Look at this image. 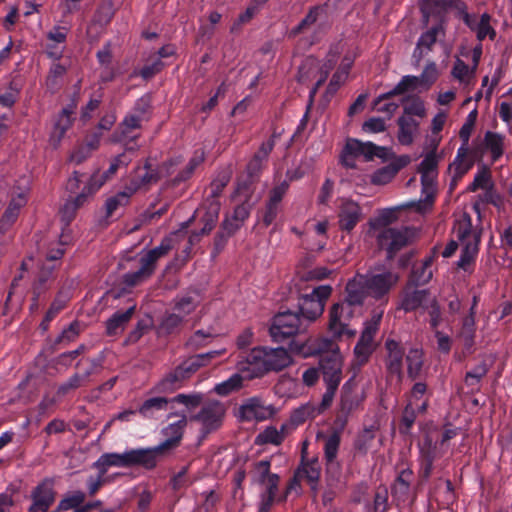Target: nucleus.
Here are the masks:
<instances>
[{
  "label": "nucleus",
  "instance_id": "obj_1",
  "mask_svg": "<svg viewBox=\"0 0 512 512\" xmlns=\"http://www.w3.org/2000/svg\"><path fill=\"white\" fill-rule=\"evenodd\" d=\"M240 358L238 370L247 372L250 379L282 371L292 364V357L284 347L257 346L242 353Z\"/></svg>",
  "mask_w": 512,
  "mask_h": 512
},
{
  "label": "nucleus",
  "instance_id": "obj_2",
  "mask_svg": "<svg viewBox=\"0 0 512 512\" xmlns=\"http://www.w3.org/2000/svg\"><path fill=\"white\" fill-rule=\"evenodd\" d=\"M395 219L396 214L392 209L381 211L375 219V225L385 227L377 235V244L380 249L386 251L388 260H392L400 250L407 247L416 237V230L412 227H386Z\"/></svg>",
  "mask_w": 512,
  "mask_h": 512
},
{
  "label": "nucleus",
  "instance_id": "obj_3",
  "mask_svg": "<svg viewBox=\"0 0 512 512\" xmlns=\"http://www.w3.org/2000/svg\"><path fill=\"white\" fill-rule=\"evenodd\" d=\"M94 465L101 474L106 473L109 467H142L148 471L156 468L147 447L129 449L123 453H104Z\"/></svg>",
  "mask_w": 512,
  "mask_h": 512
},
{
  "label": "nucleus",
  "instance_id": "obj_4",
  "mask_svg": "<svg viewBox=\"0 0 512 512\" xmlns=\"http://www.w3.org/2000/svg\"><path fill=\"white\" fill-rule=\"evenodd\" d=\"M363 157L366 161H371L375 157L383 161L391 158V149L378 146L372 142H362L356 138H347L340 154V163L347 169L356 168V159Z\"/></svg>",
  "mask_w": 512,
  "mask_h": 512
},
{
  "label": "nucleus",
  "instance_id": "obj_5",
  "mask_svg": "<svg viewBox=\"0 0 512 512\" xmlns=\"http://www.w3.org/2000/svg\"><path fill=\"white\" fill-rule=\"evenodd\" d=\"M307 329V324L303 322L299 314L292 311H285L276 314L271 321L269 334L273 342L283 343L292 341H304L296 337Z\"/></svg>",
  "mask_w": 512,
  "mask_h": 512
},
{
  "label": "nucleus",
  "instance_id": "obj_6",
  "mask_svg": "<svg viewBox=\"0 0 512 512\" xmlns=\"http://www.w3.org/2000/svg\"><path fill=\"white\" fill-rule=\"evenodd\" d=\"M332 291L330 285H319L314 287L311 293L299 297V311L297 313L307 326L323 314L326 301L331 296Z\"/></svg>",
  "mask_w": 512,
  "mask_h": 512
},
{
  "label": "nucleus",
  "instance_id": "obj_7",
  "mask_svg": "<svg viewBox=\"0 0 512 512\" xmlns=\"http://www.w3.org/2000/svg\"><path fill=\"white\" fill-rule=\"evenodd\" d=\"M361 309L342 299L334 303L329 310L328 329L334 338H340L344 334L354 335V331L348 329L349 322Z\"/></svg>",
  "mask_w": 512,
  "mask_h": 512
},
{
  "label": "nucleus",
  "instance_id": "obj_8",
  "mask_svg": "<svg viewBox=\"0 0 512 512\" xmlns=\"http://www.w3.org/2000/svg\"><path fill=\"white\" fill-rule=\"evenodd\" d=\"M186 425L187 418L183 413L178 421L170 423L163 429V434L167 437L163 442L153 447H147L156 466L170 450L179 446Z\"/></svg>",
  "mask_w": 512,
  "mask_h": 512
},
{
  "label": "nucleus",
  "instance_id": "obj_9",
  "mask_svg": "<svg viewBox=\"0 0 512 512\" xmlns=\"http://www.w3.org/2000/svg\"><path fill=\"white\" fill-rule=\"evenodd\" d=\"M363 399V396L356 391L351 380H348L342 386L339 408L334 421L336 427L340 431L347 426L351 414L358 409Z\"/></svg>",
  "mask_w": 512,
  "mask_h": 512
},
{
  "label": "nucleus",
  "instance_id": "obj_10",
  "mask_svg": "<svg viewBox=\"0 0 512 512\" xmlns=\"http://www.w3.org/2000/svg\"><path fill=\"white\" fill-rule=\"evenodd\" d=\"M473 129V125L464 122L459 131V138L461 139L462 144L458 148L453 162L449 165V169H453L454 171V179L462 178L474 165V159L469 158L471 155V149H469L468 146Z\"/></svg>",
  "mask_w": 512,
  "mask_h": 512
},
{
  "label": "nucleus",
  "instance_id": "obj_11",
  "mask_svg": "<svg viewBox=\"0 0 512 512\" xmlns=\"http://www.w3.org/2000/svg\"><path fill=\"white\" fill-rule=\"evenodd\" d=\"M450 10L463 12L464 2L461 0H424L421 4V12L426 23L431 19L434 24H441L444 27L447 15Z\"/></svg>",
  "mask_w": 512,
  "mask_h": 512
},
{
  "label": "nucleus",
  "instance_id": "obj_12",
  "mask_svg": "<svg viewBox=\"0 0 512 512\" xmlns=\"http://www.w3.org/2000/svg\"><path fill=\"white\" fill-rule=\"evenodd\" d=\"M276 414L273 405H265L262 398L254 396L246 399L238 409V418L242 422H262Z\"/></svg>",
  "mask_w": 512,
  "mask_h": 512
},
{
  "label": "nucleus",
  "instance_id": "obj_13",
  "mask_svg": "<svg viewBox=\"0 0 512 512\" xmlns=\"http://www.w3.org/2000/svg\"><path fill=\"white\" fill-rule=\"evenodd\" d=\"M505 151V136L494 131H486L481 141L476 143L471 149V155L469 158L475 160L476 157L483 156L484 153L488 152L491 155L493 163L497 162L504 154Z\"/></svg>",
  "mask_w": 512,
  "mask_h": 512
},
{
  "label": "nucleus",
  "instance_id": "obj_14",
  "mask_svg": "<svg viewBox=\"0 0 512 512\" xmlns=\"http://www.w3.org/2000/svg\"><path fill=\"white\" fill-rule=\"evenodd\" d=\"M290 352L304 357L316 354L320 357L326 353H340V350L334 339L321 337L315 339L312 343L307 338L304 341H292L290 343Z\"/></svg>",
  "mask_w": 512,
  "mask_h": 512
},
{
  "label": "nucleus",
  "instance_id": "obj_15",
  "mask_svg": "<svg viewBox=\"0 0 512 512\" xmlns=\"http://www.w3.org/2000/svg\"><path fill=\"white\" fill-rule=\"evenodd\" d=\"M362 280L365 282L368 295L379 300L386 296L397 283L398 276L391 271H385L379 274H362Z\"/></svg>",
  "mask_w": 512,
  "mask_h": 512
},
{
  "label": "nucleus",
  "instance_id": "obj_16",
  "mask_svg": "<svg viewBox=\"0 0 512 512\" xmlns=\"http://www.w3.org/2000/svg\"><path fill=\"white\" fill-rule=\"evenodd\" d=\"M54 484L53 479L45 478L33 488L30 495L32 504L28 512H47L49 510L56 497Z\"/></svg>",
  "mask_w": 512,
  "mask_h": 512
},
{
  "label": "nucleus",
  "instance_id": "obj_17",
  "mask_svg": "<svg viewBox=\"0 0 512 512\" xmlns=\"http://www.w3.org/2000/svg\"><path fill=\"white\" fill-rule=\"evenodd\" d=\"M419 448V477L423 481H427L434 469V461L439 457L437 442H434L429 434L423 437V440L418 443Z\"/></svg>",
  "mask_w": 512,
  "mask_h": 512
},
{
  "label": "nucleus",
  "instance_id": "obj_18",
  "mask_svg": "<svg viewBox=\"0 0 512 512\" xmlns=\"http://www.w3.org/2000/svg\"><path fill=\"white\" fill-rule=\"evenodd\" d=\"M338 227L341 231L350 233L363 218L361 206L352 199H342L338 206Z\"/></svg>",
  "mask_w": 512,
  "mask_h": 512
},
{
  "label": "nucleus",
  "instance_id": "obj_19",
  "mask_svg": "<svg viewBox=\"0 0 512 512\" xmlns=\"http://www.w3.org/2000/svg\"><path fill=\"white\" fill-rule=\"evenodd\" d=\"M343 360L340 353H326L319 358V370L325 384L335 381L337 385L342 380Z\"/></svg>",
  "mask_w": 512,
  "mask_h": 512
},
{
  "label": "nucleus",
  "instance_id": "obj_20",
  "mask_svg": "<svg viewBox=\"0 0 512 512\" xmlns=\"http://www.w3.org/2000/svg\"><path fill=\"white\" fill-rule=\"evenodd\" d=\"M308 443H303L301 462L297 468V475H301L307 481L313 491H317L321 475V467L317 457L307 458Z\"/></svg>",
  "mask_w": 512,
  "mask_h": 512
},
{
  "label": "nucleus",
  "instance_id": "obj_21",
  "mask_svg": "<svg viewBox=\"0 0 512 512\" xmlns=\"http://www.w3.org/2000/svg\"><path fill=\"white\" fill-rule=\"evenodd\" d=\"M224 414L225 411L222 405L215 402L203 406L199 413L194 415L192 419L201 422L203 431L210 433L221 426Z\"/></svg>",
  "mask_w": 512,
  "mask_h": 512
},
{
  "label": "nucleus",
  "instance_id": "obj_22",
  "mask_svg": "<svg viewBox=\"0 0 512 512\" xmlns=\"http://www.w3.org/2000/svg\"><path fill=\"white\" fill-rule=\"evenodd\" d=\"M385 350L387 355L385 357V367L387 373L390 376L396 375L399 379L402 377V369H403V357H404V348L401 343L388 338L385 341Z\"/></svg>",
  "mask_w": 512,
  "mask_h": 512
},
{
  "label": "nucleus",
  "instance_id": "obj_23",
  "mask_svg": "<svg viewBox=\"0 0 512 512\" xmlns=\"http://www.w3.org/2000/svg\"><path fill=\"white\" fill-rule=\"evenodd\" d=\"M437 174L420 173L423 199L410 203L417 211L424 212L432 208L437 192Z\"/></svg>",
  "mask_w": 512,
  "mask_h": 512
},
{
  "label": "nucleus",
  "instance_id": "obj_24",
  "mask_svg": "<svg viewBox=\"0 0 512 512\" xmlns=\"http://www.w3.org/2000/svg\"><path fill=\"white\" fill-rule=\"evenodd\" d=\"M455 338L463 346L464 356H470L475 352L476 320L472 315H465L461 319Z\"/></svg>",
  "mask_w": 512,
  "mask_h": 512
},
{
  "label": "nucleus",
  "instance_id": "obj_25",
  "mask_svg": "<svg viewBox=\"0 0 512 512\" xmlns=\"http://www.w3.org/2000/svg\"><path fill=\"white\" fill-rule=\"evenodd\" d=\"M75 109L76 104L71 103L64 107L59 113L54 123L53 130L50 134V142L54 147H57L61 143L66 132L72 127L74 122L73 115L75 113Z\"/></svg>",
  "mask_w": 512,
  "mask_h": 512
},
{
  "label": "nucleus",
  "instance_id": "obj_26",
  "mask_svg": "<svg viewBox=\"0 0 512 512\" xmlns=\"http://www.w3.org/2000/svg\"><path fill=\"white\" fill-rule=\"evenodd\" d=\"M172 249V240L168 237L162 239L159 246L149 250L145 255L140 258L139 269L143 271L146 276L151 277L156 269L157 261L169 253Z\"/></svg>",
  "mask_w": 512,
  "mask_h": 512
},
{
  "label": "nucleus",
  "instance_id": "obj_27",
  "mask_svg": "<svg viewBox=\"0 0 512 512\" xmlns=\"http://www.w3.org/2000/svg\"><path fill=\"white\" fill-rule=\"evenodd\" d=\"M27 203L26 192H20L12 196L8 207L0 218V234H5L16 222L21 208Z\"/></svg>",
  "mask_w": 512,
  "mask_h": 512
},
{
  "label": "nucleus",
  "instance_id": "obj_28",
  "mask_svg": "<svg viewBox=\"0 0 512 512\" xmlns=\"http://www.w3.org/2000/svg\"><path fill=\"white\" fill-rule=\"evenodd\" d=\"M159 180L158 172L146 161L143 167H138L126 187L135 194L138 190L156 183Z\"/></svg>",
  "mask_w": 512,
  "mask_h": 512
},
{
  "label": "nucleus",
  "instance_id": "obj_29",
  "mask_svg": "<svg viewBox=\"0 0 512 512\" xmlns=\"http://www.w3.org/2000/svg\"><path fill=\"white\" fill-rule=\"evenodd\" d=\"M362 280V274L357 273L345 286L344 300L362 309V306L369 296Z\"/></svg>",
  "mask_w": 512,
  "mask_h": 512
},
{
  "label": "nucleus",
  "instance_id": "obj_30",
  "mask_svg": "<svg viewBox=\"0 0 512 512\" xmlns=\"http://www.w3.org/2000/svg\"><path fill=\"white\" fill-rule=\"evenodd\" d=\"M435 258L436 254L432 252L430 255L426 256L421 263L413 266L409 276V284L411 286L417 287L425 285L431 280L433 276L431 267Z\"/></svg>",
  "mask_w": 512,
  "mask_h": 512
},
{
  "label": "nucleus",
  "instance_id": "obj_31",
  "mask_svg": "<svg viewBox=\"0 0 512 512\" xmlns=\"http://www.w3.org/2000/svg\"><path fill=\"white\" fill-rule=\"evenodd\" d=\"M398 126V134L397 139L401 145L410 146L419 133V120L408 117V116H400L397 119Z\"/></svg>",
  "mask_w": 512,
  "mask_h": 512
},
{
  "label": "nucleus",
  "instance_id": "obj_32",
  "mask_svg": "<svg viewBox=\"0 0 512 512\" xmlns=\"http://www.w3.org/2000/svg\"><path fill=\"white\" fill-rule=\"evenodd\" d=\"M136 306H130L126 310H118L116 311L105 323L106 334L108 336H117L120 335L129 321L132 319L135 314Z\"/></svg>",
  "mask_w": 512,
  "mask_h": 512
},
{
  "label": "nucleus",
  "instance_id": "obj_33",
  "mask_svg": "<svg viewBox=\"0 0 512 512\" xmlns=\"http://www.w3.org/2000/svg\"><path fill=\"white\" fill-rule=\"evenodd\" d=\"M481 242V233L476 232L473 234L472 241H467L462 248L460 258L457 266L464 270L469 271L470 267L474 264L479 252V245Z\"/></svg>",
  "mask_w": 512,
  "mask_h": 512
},
{
  "label": "nucleus",
  "instance_id": "obj_34",
  "mask_svg": "<svg viewBox=\"0 0 512 512\" xmlns=\"http://www.w3.org/2000/svg\"><path fill=\"white\" fill-rule=\"evenodd\" d=\"M326 13V5H315L312 6L306 16L299 22L298 25L293 27L288 32L289 38H295L296 36L305 33L308 31L313 25L317 24L320 20V17Z\"/></svg>",
  "mask_w": 512,
  "mask_h": 512
},
{
  "label": "nucleus",
  "instance_id": "obj_35",
  "mask_svg": "<svg viewBox=\"0 0 512 512\" xmlns=\"http://www.w3.org/2000/svg\"><path fill=\"white\" fill-rule=\"evenodd\" d=\"M188 379L180 366L170 371L163 377L155 387L159 393H171L182 386L184 380Z\"/></svg>",
  "mask_w": 512,
  "mask_h": 512
},
{
  "label": "nucleus",
  "instance_id": "obj_36",
  "mask_svg": "<svg viewBox=\"0 0 512 512\" xmlns=\"http://www.w3.org/2000/svg\"><path fill=\"white\" fill-rule=\"evenodd\" d=\"M411 285L405 288L401 297L400 308L405 312H411L418 309L426 300L428 291L411 289Z\"/></svg>",
  "mask_w": 512,
  "mask_h": 512
},
{
  "label": "nucleus",
  "instance_id": "obj_37",
  "mask_svg": "<svg viewBox=\"0 0 512 512\" xmlns=\"http://www.w3.org/2000/svg\"><path fill=\"white\" fill-rule=\"evenodd\" d=\"M340 54V51L338 50V47H331L322 66L320 67V78L315 83L314 87L310 91V98L311 100L317 93L318 89L326 82L329 73L333 68L335 67L338 56Z\"/></svg>",
  "mask_w": 512,
  "mask_h": 512
},
{
  "label": "nucleus",
  "instance_id": "obj_38",
  "mask_svg": "<svg viewBox=\"0 0 512 512\" xmlns=\"http://www.w3.org/2000/svg\"><path fill=\"white\" fill-rule=\"evenodd\" d=\"M488 371V364L484 360L474 366L471 370L467 371L464 377L466 387H468L472 393L479 392L481 382L487 375Z\"/></svg>",
  "mask_w": 512,
  "mask_h": 512
},
{
  "label": "nucleus",
  "instance_id": "obj_39",
  "mask_svg": "<svg viewBox=\"0 0 512 512\" xmlns=\"http://www.w3.org/2000/svg\"><path fill=\"white\" fill-rule=\"evenodd\" d=\"M169 398L166 397H152L146 399L139 407L138 412L144 418H155L160 411H166Z\"/></svg>",
  "mask_w": 512,
  "mask_h": 512
},
{
  "label": "nucleus",
  "instance_id": "obj_40",
  "mask_svg": "<svg viewBox=\"0 0 512 512\" xmlns=\"http://www.w3.org/2000/svg\"><path fill=\"white\" fill-rule=\"evenodd\" d=\"M407 374L411 380H416L421 376L424 363V353L422 349L411 348L406 355Z\"/></svg>",
  "mask_w": 512,
  "mask_h": 512
},
{
  "label": "nucleus",
  "instance_id": "obj_41",
  "mask_svg": "<svg viewBox=\"0 0 512 512\" xmlns=\"http://www.w3.org/2000/svg\"><path fill=\"white\" fill-rule=\"evenodd\" d=\"M420 85V78L413 75H405L401 78V80L397 83V85L384 94L379 95V100L381 99H390L397 95H402L408 91L415 90Z\"/></svg>",
  "mask_w": 512,
  "mask_h": 512
},
{
  "label": "nucleus",
  "instance_id": "obj_42",
  "mask_svg": "<svg viewBox=\"0 0 512 512\" xmlns=\"http://www.w3.org/2000/svg\"><path fill=\"white\" fill-rule=\"evenodd\" d=\"M132 195L133 194L131 193V191L127 187H125L123 191H120L117 194L107 198L104 205L105 217H112L120 207L128 205Z\"/></svg>",
  "mask_w": 512,
  "mask_h": 512
},
{
  "label": "nucleus",
  "instance_id": "obj_43",
  "mask_svg": "<svg viewBox=\"0 0 512 512\" xmlns=\"http://www.w3.org/2000/svg\"><path fill=\"white\" fill-rule=\"evenodd\" d=\"M66 72L67 68L64 65L60 63L52 64L46 77V88L49 92L54 94L61 89Z\"/></svg>",
  "mask_w": 512,
  "mask_h": 512
},
{
  "label": "nucleus",
  "instance_id": "obj_44",
  "mask_svg": "<svg viewBox=\"0 0 512 512\" xmlns=\"http://www.w3.org/2000/svg\"><path fill=\"white\" fill-rule=\"evenodd\" d=\"M286 426L282 425L281 430L278 431L276 427L269 426L264 431L259 433L256 436L255 444L257 445H266V444H273V445H280L284 441V430Z\"/></svg>",
  "mask_w": 512,
  "mask_h": 512
},
{
  "label": "nucleus",
  "instance_id": "obj_45",
  "mask_svg": "<svg viewBox=\"0 0 512 512\" xmlns=\"http://www.w3.org/2000/svg\"><path fill=\"white\" fill-rule=\"evenodd\" d=\"M131 112L137 117H139L141 121L148 122L151 119L153 112L151 94L146 93L139 99H137L134 103Z\"/></svg>",
  "mask_w": 512,
  "mask_h": 512
},
{
  "label": "nucleus",
  "instance_id": "obj_46",
  "mask_svg": "<svg viewBox=\"0 0 512 512\" xmlns=\"http://www.w3.org/2000/svg\"><path fill=\"white\" fill-rule=\"evenodd\" d=\"M444 35L445 28L441 24H433L426 32L421 34L417 41L418 46L425 48L426 51H431L439 37Z\"/></svg>",
  "mask_w": 512,
  "mask_h": 512
},
{
  "label": "nucleus",
  "instance_id": "obj_47",
  "mask_svg": "<svg viewBox=\"0 0 512 512\" xmlns=\"http://www.w3.org/2000/svg\"><path fill=\"white\" fill-rule=\"evenodd\" d=\"M318 415L320 414L316 409V404L309 402L295 409L292 412L290 419L293 424L301 425L308 419H313Z\"/></svg>",
  "mask_w": 512,
  "mask_h": 512
},
{
  "label": "nucleus",
  "instance_id": "obj_48",
  "mask_svg": "<svg viewBox=\"0 0 512 512\" xmlns=\"http://www.w3.org/2000/svg\"><path fill=\"white\" fill-rule=\"evenodd\" d=\"M86 495L80 490L67 493L58 504V511L75 510L78 506L84 503Z\"/></svg>",
  "mask_w": 512,
  "mask_h": 512
},
{
  "label": "nucleus",
  "instance_id": "obj_49",
  "mask_svg": "<svg viewBox=\"0 0 512 512\" xmlns=\"http://www.w3.org/2000/svg\"><path fill=\"white\" fill-rule=\"evenodd\" d=\"M405 101H407V103L403 108L402 116H408L413 118L414 116H416L420 119L426 116V108L424 102L419 97H407L405 98Z\"/></svg>",
  "mask_w": 512,
  "mask_h": 512
},
{
  "label": "nucleus",
  "instance_id": "obj_50",
  "mask_svg": "<svg viewBox=\"0 0 512 512\" xmlns=\"http://www.w3.org/2000/svg\"><path fill=\"white\" fill-rule=\"evenodd\" d=\"M80 334V324L78 321H73L65 328L54 340L52 348L57 349L60 344H68L76 340Z\"/></svg>",
  "mask_w": 512,
  "mask_h": 512
},
{
  "label": "nucleus",
  "instance_id": "obj_51",
  "mask_svg": "<svg viewBox=\"0 0 512 512\" xmlns=\"http://www.w3.org/2000/svg\"><path fill=\"white\" fill-rule=\"evenodd\" d=\"M340 430L332 432L325 440L324 444V459L325 461H332L337 459L341 443Z\"/></svg>",
  "mask_w": 512,
  "mask_h": 512
},
{
  "label": "nucleus",
  "instance_id": "obj_52",
  "mask_svg": "<svg viewBox=\"0 0 512 512\" xmlns=\"http://www.w3.org/2000/svg\"><path fill=\"white\" fill-rule=\"evenodd\" d=\"M184 321L183 316L177 313H168L163 316L159 329L161 333L173 334L179 331Z\"/></svg>",
  "mask_w": 512,
  "mask_h": 512
},
{
  "label": "nucleus",
  "instance_id": "obj_53",
  "mask_svg": "<svg viewBox=\"0 0 512 512\" xmlns=\"http://www.w3.org/2000/svg\"><path fill=\"white\" fill-rule=\"evenodd\" d=\"M243 378L240 374L235 373L227 380L217 384L214 391L220 396H227L242 387Z\"/></svg>",
  "mask_w": 512,
  "mask_h": 512
},
{
  "label": "nucleus",
  "instance_id": "obj_54",
  "mask_svg": "<svg viewBox=\"0 0 512 512\" xmlns=\"http://www.w3.org/2000/svg\"><path fill=\"white\" fill-rule=\"evenodd\" d=\"M70 299L71 295L69 289L61 288L47 310L49 317H56L67 306Z\"/></svg>",
  "mask_w": 512,
  "mask_h": 512
},
{
  "label": "nucleus",
  "instance_id": "obj_55",
  "mask_svg": "<svg viewBox=\"0 0 512 512\" xmlns=\"http://www.w3.org/2000/svg\"><path fill=\"white\" fill-rule=\"evenodd\" d=\"M490 20L491 16L488 13H483L476 24L474 31L479 41H483L486 37H489L491 40L495 38L496 31L491 27Z\"/></svg>",
  "mask_w": 512,
  "mask_h": 512
},
{
  "label": "nucleus",
  "instance_id": "obj_56",
  "mask_svg": "<svg viewBox=\"0 0 512 512\" xmlns=\"http://www.w3.org/2000/svg\"><path fill=\"white\" fill-rule=\"evenodd\" d=\"M456 237L459 241L465 244L467 241H472L473 234L477 231H473L471 217L467 215L463 221H459L455 226ZM478 232L481 233V230Z\"/></svg>",
  "mask_w": 512,
  "mask_h": 512
},
{
  "label": "nucleus",
  "instance_id": "obj_57",
  "mask_svg": "<svg viewBox=\"0 0 512 512\" xmlns=\"http://www.w3.org/2000/svg\"><path fill=\"white\" fill-rule=\"evenodd\" d=\"M389 493L385 486H379L374 494L372 510L373 512H388L390 509Z\"/></svg>",
  "mask_w": 512,
  "mask_h": 512
},
{
  "label": "nucleus",
  "instance_id": "obj_58",
  "mask_svg": "<svg viewBox=\"0 0 512 512\" xmlns=\"http://www.w3.org/2000/svg\"><path fill=\"white\" fill-rule=\"evenodd\" d=\"M375 427H365L364 430L357 436L354 442V448L357 452L366 454L370 443L375 437Z\"/></svg>",
  "mask_w": 512,
  "mask_h": 512
},
{
  "label": "nucleus",
  "instance_id": "obj_59",
  "mask_svg": "<svg viewBox=\"0 0 512 512\" xmlns=\"http://www.w3.org/2000/svg\"><path fill=\"white\" fill-rule=\"evenodd\" d=\"M100 188L101 182L96 184L89 178L88 183L83 187L82 191L77 196L68 200L74 204H77V208L79 209L86 203L88 198L95 194Z\"/></svg>",
  "mask_w": 512,
  "mask_h": 512
},
{
  "label": "nucleus",
  "instance_id": "obj_60",
  "mask_svg": "<svg viewBox=\"0 0 512 512\" xmlns=\"http://www.w3.org/2000/svg\"><path fill=\"white\" fill-rule=\"evenodd\" d=\"M100 188L101 182L96 184L89 178L88 183L83 187L82 191L77 196L68 200L74 204H77V208L79 209L86 203L88 198L95 194Z\"/></svg>",
  "mask_w": 512,
  "mask_h": 512
},
{
  "label": "nucleus",
  "instance_id": "obj_61",
  "mask_svg": "<svg viewBox=\"0 0 512 512\" xmlns=\"http://www.w3.org/2000/svg\"><path fill=\"white\" fill-rule=\"evenodd\" d=\"M197 307V301L195 297L186 295L176 299L174 310H176L183 318L192 313Z\"/></svg>",
  "mask_w": 512,
  "mask_h": 512
},
{
  "label": "nucleus",
  "instance_id": "obj_62",
  "mask_svg": "<svg viewBox=\"0 0 512 512\" xmlns=\"http://www.w3.org/2000/svg\"><path fill=\"white\" fill-rule=\"evenodd\" d=\"M416 420V413L415 410L410 406L407 405L403 411L400 424H399V433L401 435H409L411 432V429L415 423Z\"/></svg>",
  "mask_w": 512,
  "mask_h": 512
},
{
  "label": "nucleus",
  "instance_id": "obj_63",
  "mask_svg": "<svg viewBox=\"0 0 512 512\" xmlns=\"http://www.w3.org/2000/svg\"><path fill=\"white\" fill-rule=\"evenodd\" d=\"M142 122L143 121H141L139 117L134 115L132 112H129L119 124L120 136L126 137L132 130L140 129L142 127Z\"/></svg>",
  "mask_w": 512,
  "mask_h": 512
},
{
  "label": "nucleus",
  "instance_id": "obj_64",
  "mask_svg": "<svg viewBox=\"0 0 512 512\" xmlns=\"http://www.w3.org/2000/svg\"><path fill=\"white\" fill-rule=\"evenodd\" d=\"M114 16L113 5L111 1L102 2L95 13V20L100 25H107Z\"/></svg>",
  "mask_w": 512,
  "mask_h": 512
}]
</instances>
